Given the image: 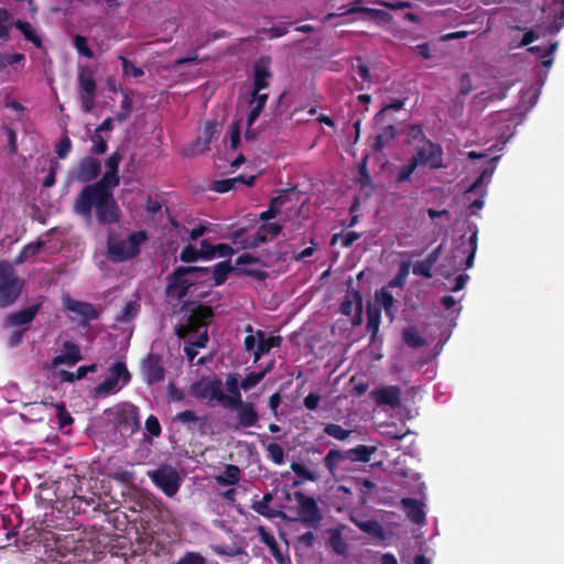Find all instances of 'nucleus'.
Wrapping results in <instances>:
<instances>
[{
	"mask_svg": "<svg viewBox=\"0 0 564 564\" xmlns=\"http://www.w3.org/2000/svg\"><path fill=\"white\" fill-rule=\"evenodd\" d=\"M113 186L100 181L85 185L73 203V212L90 220L93 213L100 226L116 225L121 219V212L113 196Z\"/></svg>",
	"mask_w": 564,
	"mask_h": 564,
	"instance_id": "obj_1",
	"label": "nucleus"
},
{
	"mask_svg": "<svg viewBox=\"0 0 564 564\" xmlns=\"http://www.w3.org/2000/svg\"><path fill=\"white\" fill-rule=\"evenodd\" d=\"M209 273L208 268L181 265L166 276L165 297L169 301H182L192 286L196 284V279L204 278Z\"/></svg>",
	"mask_w": 564,
	"mask_h": 564,
	"instance_id": "obj_2",
	"label": "nucleus"
},
{
	"mask_svg": "<svg viewBox=\"0 0 564 564\" xmlns=\"http://www.w3.org/2000/svg\"><path fill=\"white\" fill-rule=\"evenodd\" d=\"M148 240L144 230L131 232L127 239H120L115 234H109L107 238L108 258L112 262H123L135 258L141 250V243Z\"/></svg>",
	"mask_w": 564,
	"mask_h": 564,
	"instance_id": "obj_3",
	"label": "nucleus"
},
{
	"mask_svg": "<svg viewBox=\"0 0 564 564\" xmlns=\"http://www.w3.org/2000/svg\"><path fill=\"white\" fill-rule=\"evenodd\" d=\"M24 282L20 280L11 263L0 261V308L11 306L21 295Z\"/></svg>",
	"mask_w": 564,
	"mask_h": 564,
	"instance_id": "obj_4",
	"label": "nucleus"
},
{
	"mask_svg": "<svg viewBox=\"0 0 564 564\" xmlns=\"http://www.w3.org/2000/svg\"><path fill=\"white\" fill-rule=\"evenodd\" d=\"M245 332L247 336L243 339V348L246 351H252L253 364H257L263 355L269 354L272 348L280 347L283 341L280 335L267 337L261 329L254 332L250 324L246 326Z\"/></svg>",
	"mask_w": 564,
	"mask_h": 564,
	"instance_id": "obj_5",
	"label": "nucleus"
},
{
	"mask_svg": "<svg viewBox=\"0 0 564 564\" xmlns=\"http://www.w3.org/2000/svg\"><path fill=\"white\" fill-rule=\"evenodd\" d=\"M152 482L166 497H174L181 487L182 478L178 471L171 465H161L158 469L148 473Z\"/></svg>",
	"mask_w": 564,
	"mask_h": 564,
	"instance_id": "obj_6",
	"label": "nucleus"
},
{
	"mask_svg": "<svg viewBox=\"0 0 564 564\" xmlns=\"http://www.w3.org/2000/svg\"><path fill=\"white\" fill-rule=\"evenodd\" d=\"M294 499L297 503V514L300 521L306 527L318 529L323 520V514L316 500L305 495L303 491H295Z\"/></svg>",
	"mask_w": 564,
	"mask_h": 564,
	"instance_id": "obj_7",
	"label": "nucleus"
},
{
	"mask_svg": "<svg viewBox=\"0 0 564 564\" xmlns=\"http://www.w3.org/2000/svg\"><path fill=\"white\" fill-rule=\"evenodd\" d=\"M131 380V373L122 361H116L109 369V375L96 388L99 395H108L119 391Z\"/></svg>",
	"mask_w": 564,
	"mask_h": 564,
	"instance_id": "obj_8",
	"label": "nucleus"
},
{
	"mask_svg": "<svg viewBox=\"0 0 564 564\" xmlns=\"http://www.w3.org/2000/svg\"><path fill=\"white\" fill-rule=\"evenodd\" d=\"M112 423L122 435H132L140 429L139 410L135 405L124 403L112 412Z\"/></svg>",
	"mask_w": 564,
	"mask_h": 564,
	"instance_id": "obj_9",
	"label": "nucleus"
},
{
	"mask_svg": "<svg viewBox=\"0 0 564 564\" xmlns=\"http://www.w3.org/2000/svg\"><path fill=\"white\" fill-rule=\"evenodd\" d=\"M79 99L84 112H90L95 107L97 83L94 70L89 66H80L78 69Z\"/></svg>",
	"mask_w": 564,
	"mask_h": 564,
	"instance_id": "obj_10",
	"label": "nucleus"
},
{
	"mask_svg": "<svg viewBox=\"0 0 564 564\" xmlns=\"http://www.w3.org/2000/svg\"><path fill=\"white\" fill-rule=\"evenodd\" d=\"M191 394L198 401L210 403L216 401L221 405L223 381L220 378H203L191 384Z\"/></svg>",
	"mask_w": 564,
	"mask_h": 564,
	"instance_id": "obj_11",
	"label": "nucleus"
},
{
	"mask_svg": "<svg viewBox=\"0 0 564 564\" xmlns=\"http://www.w3.org/2000/svg\"><path fill=\"white\" fill-rule=\"evenodd\" d=\"M412 159L419 166L426 165L432 170L445 167L442 147L431 140H425L424 144L416 149Z\"/></svg>",
	"mask_w": 564,
	"mask_h": 564,
	"instance_id": "obj_12",
	"label": "nucleus"
},
{
	"mask_svg": "<svg viewBox=\"0 0 564 564\" xmlns=\"http://www.w3.org/2000/svg\"><path fill=\"white\" fill-rule=\"evenodd\" d=\"M140 371L143 380L149 386L163 381L166 372L163 357L159 354L149 352L141 361Z\"/></svg>",
	"mask_w": 564,
	"mask_h": 564,
	"instance_id": "obj_13",
	"label": "nucleus"
},
{
	"mask_svg": "<svg viewBox=\"0 0 564 564\" xmlns=\"http://www.w3.org/2000/svg\"><path fill=\"white\" fill-rule=\"evenodd\" d=\"M213 316L214 313L210 306L199 305L193 310L186 324L177 330L178 337L184 338L186 335L204 332V329H207V323Z\"/></svg>",
	"mask_w": 564,
	"mask_h": 564,
	"instance_id": "obj_14",
	"label": "nucleus"
},
{
	"mask_svg": "<svg viewBox=\"0 0 564 564\" xmlns=\"http://www.w3.org/2000/svg\"><path fill=\"white\" fill-rule=\"evenodd\" d=\"M101 172V163L94 156L83 158L77 166L69 172V178L86 185L95 181Z\"/></svg>",
	"mask_w": 564,
	"mask_h": 564,
	"instance_id": "obj_15",
	"label": "nucleus"
},
{
	"mask_svg": "<svg viewBox=\"0 0 564 564\" xmlns=\"http://www.w3.org/2000/svg\"><path fill=\"white\" fill-rule=\"evenodd\" d=\"M65 310L80 317L78 326L87 327L91 321L99 318V312L91 303L74 300L70 296L64 299Z\"/></svg>",
	"mask_w": 564,
	"mask_h": 564,
	"instance_id": "obj_16",
	"label": "nucleus"
},
{
	"mask_svg": "<svg viewBox=\"0 0 564 564\" xmlns=\"http://www.w3.org/2000/svg\"><path fill=\"white\" fill-rule=\"evenodd\" d=\"M377 405H389L391 409L400 406L401 389L398 386H387L375 389L370 393Z\"/></svg>",
	"mask_w": 564,
	"mask_h": 564,
	"instance_id": "obj_17",
	"label": "nucleus"
},
{
	"mask_svg": "<svg viewBox=\"0 0 564 564\" xmlns=\"http://www.w3.org/2000/svg\"><path fill=\"white\" fill-rule=\"evenodd\" d=\"M257 263L263 265V262L260 260V258H257L250 253H243L236 259V270L240 274H245L257 280H264L268 276L265 271L248 267L250 264Z\"/></svg>",
	"mask_w": 564,
	"mask_h": 564,
	"instance_id": "obj_18",
	"label": "nucleus"
},
{
	"mask_svg": "<svg viewBox=\"0 0 564 564\" xmlns=\"http://www.w3.org/2000/svg\"><path fill=\"white\" fill-rule=\"evenodd\" d=\"M272 74L270 72V58L260 57L253 67V83L252 91L259 93L269 87V78Z\"/></svg>",
	"mask_w": 564,
	"mask_h": 564,
	"instance_id": "obj_19",
	"label": "nucleus"
},
{
	"mask_svg": "<svg viewBox=\"0 0 564 564\" xmlns=\"http://www.w3.org/2000/svg\"><path fill=\"white\" fill-rule=\"evenodd\" d=\"M237 412L238 427L248 429L253 427L259 422V414L256 411L254 404L251 402H241L230 408Z\"/></svg>",
	"mask_w": 564,
	"mask_h": 564,
	"instance_id": "obj_20",
	"label": "nucleus"
},
{
	"mask_svg": "<svg viewBox=\"0 0 564 564\" xmlns=\"http://www.w3.org/2000/svg\"><path fill=\"white\" fill-rule=\"evenodd\" d=\"M225 386H226V389L229 394H226L223 391L221 406L229 409L236 404H240L241 402H243L241 392H240L241 387L238 381L237 373H229L226 378Z\"/></svg>",
	"mask_w": 564,
	"mask_h": 564,
	"instance_id": "obj_21",
	"label": "nucleus"
},
{
	"mask_svg": "<svg viewBox=\"0 0 564 564\" xmlns=\"http://www.w3.org/2000/svg\"><path fill=\"white\" fill-rule=\"evenodd\" d=\"M41 308V303L30 305L20 311L10 313L4 321L6 326H23L30 324Z\"/></svg>",
	"mask_w": 564,
	"mask_h": 564,
	"instance_id": "obj_22",
	"label": "nucleus"
},
{
	"mask_svg": "<svg viewBox=\"0 0 564 564\" xmlns=\"http://www.w3.org/2000/svg\"><path fill=\"white\" fill-rule=\"evenodd\" d=\"M83 359V356L80 354V348L77 344L66 340L63 343V351L62 354L55 356L53 358V366H59V365H68L74 366L78 361Z\"/></svg>",
	"mask_w": 564,
	"mask_h": 564,
	"instance_id": "obj_23",
	"label": "nucleus"
},
{
	"mask_svg": "<svg viewBox=\"0 0 564 564\" xmlns=\"http://www.w3.org/2000/svg\"><path fill=\"white\" fill-rule=\"evenodd\" d=\"M121 160L122 155L119 153V151H115L113 153H111L105 163L106 172L99 181L110 186L117 187L120 183L118 172Z\"/></svg>",
	"mask_w": 564,
	"mask_h": 564,
	"instance_id": "obj_24",
	"label": "nucleus"
},
{
	"mask_svg": "<svg viewBox=\"0 0 564 564\" xmlns=\"http://www.w3.org/2000/svg\"><path fill=\"white\" fill-rule=\"evenodd\" d=\"M488 171L485 170L480 173V175L471 183V185L466 189V194L470 193H480V196L471 202L468 206V209L470 212V215H476L479 209L484 207V196L486 195V191L482 189V186L486 181L490 178V175L488 176Z\"/></svg>",
	"mask_w": 564,
	"mask_h": 564,
	"instance_id": "obj_25",
	"label": "nucleus"
},
{
	"mask_svg": "<svg viewBox=\"0 0 564 564\" xmlns=\"http://www.w3.org/2000/svg\"><path fill=\"white\" fill-rule=\"evenodd\" d=\"M401 506L408 518L415 524H424L426 516L423 503L414 498H403Z\"/></svg>",
	"mask_w": 564,
	"mask_h": 564,
	"instance_id": "obj_26",
	"label": "nucleus"
},
{
	"mask_svg": "<svg viewBox=\"0 0 564 564\" xmlns=\"http://www.w3.org/2000/svg\"><path fill=\"white\" fill-rule=\"evenodd\" d=\"M557 45L556 42L547 41L544 44L528 47V52L539 59L544 67H549L553 63V54Z\"/></svg>",
	"mask_w": 564,
	"mask_h": 564,
	"instance_id": "obj_27",
	"label": "nucleus"
},
{
	"mask_svg": "<svg viewBox=\"0 0 564 564\" xmlns=\"http://www.w3.org/2000/svg\"><path fill=\"white\" fill-rule=\"evenodd\" d=\"M344 300H350L355 304L352 325H360L362 322V296L358 290L352 288V279L347 281V292Z\"/></svg>",
	"mask_w": 564,
	"mask_h": 564,
	"instance_id": "obj_28",
	"label": "nucleus"
},
{
	"mask_svg": "<svg viewBox=\"0 0 564 564\" xmlns=\"http://www.w3.org/2000/svg\"><path fill=\"white\" fill-rule=\"evenodd\" d=\"M397 137V128L394 124L389 123L381 128L380 132L376 135L372 144L375 152H381L391 141Z\"/></svg>",
	"mask_w": 564,
	"mask_h": 564,
	"instance_id": "obj_29",
	"label": "nucleus"
},
{
	"mask_svg": "<svg viewBox=\"0 0 564 564\" xmlns=\"http://www.w3.org/2000/svg\"><path fill=\"white\" fill-rule=\"evenodd\" d=\"M267 100H268V94H264V93H257L256 91H252L251 93V98L249 100V104L251 106V110L248 115V121H249V124L250 123H254L256 120L259 118V116L261 115L262 110L264 109V106L267 104Z\"/></svg>",
	"mask_w": 564,
	"mask_h": 564,
	"instance_id": "obj_30",
	"label": "nucleus"
},
{
	"mask_svg": "<svg viewBox=\"0 0 564 564\" xmlns=\"http://www.w3.org/2000/svg\"><path fill=\"white\" fill-rule=\"evenodd\" d=\"M347 459L346 452H343L337 448L329 449L325 455L323 463L325 468L329 471L332 476L336 475L338 466L341 462Z\"/></svg>",
	"mask_w": 564,
	"mask_h": 564,
	"instance_id": "obj_31",
	"label": "nucleus"
},
{
	"mask_svg": "<svg viewBox=\"0 0 564 564\" xmlns=\"http://www.w3.org/2000/svg\"><path fill=\"white\" fill-rule=\"evenodd\" d=\"M376 451V446L358 445L351 449L346 451L347 459L351 462L368 463L371 459V455Z\"/></svg>",
	"mask_w": 564,
	"mask_h": 564,
	"instance_id": "obj_32",
	"label": "nucleus"
},
{
	"mask_svg": "<svg viewBox=\"0 0 564 564\" xmlns=\"http://www.w3.org/2000/svg\"><path fill=\"white\" fill-rule=\"evenodd\" d=\"M286 196L279 195L271 198L269 208L259 214V219L261 221H269L274 219L280 213L284 204L286 203Z\"/></svg>",
	"mask_w": 564,
	"mask_h": 564,
	"instance_id": "obj_33",
	"label": "nucleus"
},
{
	"mask_svg": "<svg viewBox=\"0 0 564 564\" xmlns=\"http://www.w3.org/2000/svg\"><path fill=\"white\" fill-rule=\"evenodd\" d=\"M328 545L337 555H345L348 551V544L341 535L339 529L328 530Z\"/></svg>",
	"mask_w": 564,
	"mask_h": 564,
	"instance_id": "obj_34",
	"label": "nucleus"
},
{
	"mask_svg": "<svg viewBox=\"0 0 564 564\" xmlns=\"http://www.w3.org/2000/svg\"><path fill=\"white\" fill-rule=\"evenodd\" d=\"M234 270L235 268L231 265L230 260L216 263L213 270L214 285H223L226 282L229 273H231Z\"/></svg>",
	"mask_w": 564,
	"mask_h": 564,
	"instance_id": "obj_35",
	"label": "nucleus"
},
{
	"mask_svg": "<svg viewBox=\"0 0 564 564\" xmlns=\"http://www.w3.org/2000/svg\"><path fill=\"white\" fill-rule=\"evenodd\" d=\"M381 321V308L380 307H371L367 308V330L371 334V341H375V338L379 332Z\"/></svg>",
	"mask_w": 564,
	"mask_h": 564,
	"instance_id": "obj_36",
	"label": "nucleus"
},
{
	"mask_svg": "<svg viewBox=\"0 0 564 564\" xmlns=\"http://www.w3.org/2000/svg\"><path fill=\"white\" fill-rule=\"evenodd\" d=\"M12 24L23 34L26 41L33 43L36 47H40L42 45V40L36 34L31 23H29L28 21L15 20L12 22Z\"/></svg>",
	"mask_w": 564,
	"mask_h": 564,
	"instance_id": "obj_37",
	"label": "nucleus"
},
{
	"mask_svg": "<svg viewBox=\"0 0 564 564\" xmlns=\"http://www.w3.org/2000/svg\"><path fill=\"white\" fill-rule=\"evenodd\" d=\"M97 370V365H87L80 366L77 368L75 372H70L67 370H62L59 372V378L65 382H74L76 380H80L87 376L88 372H95Z\"/></svg>",
	"mask_w": 564,
	"mask_h": 564,
	"instance_id": "obj_38",
	"label": "nucleus"
},
{
	"mask_svg": "<svg viewBox=\"0 0 564 564\" xmlns=\"http://www.w3.org/2000/svg\"><path fill=\"white\" fill-rule=\"evenodd\" d=\"M261 541L269 547L272 556L280 563H284V556L276 543L273 534L267 532L263 528L260 529Z\"/></svg>",
	"mask_w": 564,
	"mask_h": 564,
	"instance_id": "obj_39",
	"label": "nucleus"
},
{
	"mask_svg": "<svg viewBox=\"0 0 564 564\" xmlns=\"http://www.w3.org/2000/svg\"><path fill=\"white\" fill-rule=\"evenodd\" d=\"M240 469L236 465H226L224 475L216 478L217 482L221 486L236 485L240 479Z\"/></svg>",
	"mask_w": 564,
	"mask_h": 564,
	"instance_id": "obj_40",
	"label": "nucleus"
},
{
	"mask_svg": "<svg viewBox=\"0 0 564 564\" xmlns=\"http://www.w3.org/2000/svg\"><path fill=\"white\" fill-rule=\"evenodd\" d=\"M273 500V495L271 492H267L263 495L261 500L253 501L251 505V509L267 518H272L275 516V513L270 509L269 505Z\"/></svg>",
	"mask_w": 564,
	"mask_h": 564,
	"instance_id": "obj_41",
	"label": "nucleus"
},
{
	"mask_svg": "<svg viewBox=\"0 0 564 564\" xmlns=\"http://www.w3.org/2000/svg\"><path fill=\"white\" fill-rule=\"evenodd\" d=\"M402 337L404 343L411 348H421L426 344V340L414 327H406L402 333Z\"/></svg>",
	"mask_w": 564,
	"mask_h": 564,
	"instance_id": "obj_42",
	"label": "nucleus"
},
{
	"mask_svg": "<svg viewBox=\"0 0 564 564\" xmlns=\"http://www.w3.org/2000/svg\"><path fill=\"white\" fill-rule=\"evenodd\" d=\"M361 237L359 232L356 231H347V232H337L334 234L330 239V245H336L339 240L343 248H349L352 243Z\"/></svg>",
	"mask_w": 564,
	"mask_h": 564,
	"instance_id": "obj_43",
	"label": "nucleus"
},
{
	"mask_svg": "<svg viewBox=\"0 0 564 564\" xmlns=\"http://www.w3.org/2000/svg\"><path fill=\"white\" fill-rule=\"evenodd\" d=\"M245 182V176L239 175L232 178L218 180L214 182L213 189L218 193H227L235 188L236 183Z\"/></svg>",
	"mask_w": 564,
	"mask_h": 564,
	"instance_id": "obj_44",
	"label": "nucleus"
},
{
	"mask_svg": "<svg viewBox=\"0 0 564 564\" xmlns=\"http://www.w3.org/2000/svg\"><path fill=\"white\" fill-rule=\"evenodd\" d=\"M324 432L328 436H332V437H334L335 440H338V441H345L346 438H348V436L351 433V431L346 430L341 425L335 424V423L326 424L325 429H324Z\"/></svg>",
	"mask_w": 564,
	"mask_h": 564,
	"instance_id": "obj_45",
	"label": "nucleus"
},
{
	"mask_svg": "<svg viewBox=\"0 0 564 564\" xmlns=\"http://www.w3.org/2000/svg\"><path fill=\"white\" fill-rule=\"evenodd\" d=\"M409 271H410V262H402V264L399 268L398 273L389 282V286L392 289L403 288L406 283V278L409 275Z\"/></svg>",
	"mask_w": 564,
	"mask_h": 564,
	"instance_id": "obj_46",
	"label": "nucleus"
},
{
	"mask_svg": "<svg viewBox=\"0 0 564 564\" xmlns=\"http://www.w3.org/2000/svg\"><path fill=\"white\" fill-rule=\"evenodd\" d=\"M12 15L6 8H0V40L7 41L10 36Z\"/></svg>",
	"mask_w": 564,
	"mask_h": 564,
	"instance_id": "obj_47",
	"label": "nucleus"
},
{
	"mask_svg": "<svg viewBox=\"0 0 564 564\" xmlns=\"http://www.w3.org/2000/svg\"><path fill=\"white\" fill-rule=\"evenodd\" d=\"M291 470L303 480L317 481L319 479L318 474L308 470L304 465L293 462L290 466Z\"/></svg>",
	"mask_w": 564,
	"mask_h": 564,
	"instance_id": "obj_48",
	"label": "nucleus"
},
{
	"mask_svg": "<svg viewBox=\"0 0 564 564\" xmlns=\"http://www.w3.org/2000/svg\"><path fill=\"white\" fill-rule=\"evenodd\" d=\"M264 377L265 371L250 372L245 377V379H242L240 387L243 391H249L254 388Z\"/></svg>",
	"mask_w": 564,
	"mask_h": 564,
	"instance_id": "obj_49",
	"label": "nucleus"
},
{
	"mask_svg": "<svg viewBox=\"0 0 564 564\" xmlns=\"http://www.w3.org/2000/svg\"><path fill=\"white\" fill-rule=\"evenodd\" d=\"M268 457L276 465L284 463V449L280 444L269 443L267 445Z\"/></svg>",
	"mask_w": 564,
	"mask_h": 564,
	"instance_id": "obj_50",
	"label": "nucleus"
},
{
	"mask_svg": "<svg viewBox=\"0 0 564 564\" xmlns=\"http://www.w3.org/2000/svg\"><path fill=\"white\" fill-rule=\"evenodd\" d=\"M351 521L362 532L370 533V534H377L380 531V524L376 520L364 521V520H357L355 518H351Z\"/></svg>",
	"mask_w": 564,
	"mask_h": 564,
	"instance_id": "obj_51",
	"label": "nucleus"
},
{
	"mask_svg": "<svg viewBox=\"0 0 564 564\" xmlns=\"http://www.w3.org/2000/svg\"><path fill=\"white\" fill-rule=\"evenodd\" d=\"M133 101L128 94H124L123 99L121 100L120 110L116 115V119L118 121H124L130 113L132 112Z\"/></svg>",
	"mask_w": 564,
	"mask_h": 564,
	"instance_id": "obj_52",
	"label": "nucleus"
},
{
	"mask_svg": "<svg viewBox=\"0 0 564 564\" xmlns=\"http://www.w3.org/2000/svg\"><path fill=\"white\" fill-rule=\"evenodd\" d=\"M293 23H280L271 28H263L261 33L267 35L269 39L280 37L289 32V26Z\"/></svg>",
	"mask_w": 564,
	"mask_h": 564,
	"instance_id": "obj_53",
	"label": "nucleus"
},
{
	"mask_svg": "<svg viewBox=\"0 0 564 564\" xmlns=\"http://www.w3.org/2000/svg\"><path fill=\"white\" fill-rule=\"evenodd\" d=\"M202 420L195 414L194 411L192 410H185V411H182L180 413H177L174 417H173V422H177V423H182V424H186V425H191V424H197L198 422H200Z\"/></svg>",
	"mask_w": 564,
	"mask_h": 564,
	"instance_id": "obj_54",
	"label": "nucleus"
},
{
	"mask_svg": "<svg viewBox=\"0 0 564 564\" xmlns=\"http://www.w3.org/2000/svg\"><path fill=\"white\" fill-rule=\"evenodd\" d=\"M282 231V226L273 223H265L258 227L257 234L269 239V236L276 237Z\"/></svg>",
	"mask_w": 564,
	"mask_h": 564,
	"instance_id": "obj_55",
	"label": "nucleus"
},
{
	"mask_svg": "<svg viewBox=\"0 0 564 564\" xmlns=\"http://www.w3.org/2000/svg\"><path fill=\"white\" fill-rule=\"evenodd\" d=\"M56 417L58 420L59 427L63 429L67 425H70L74 422L70 413L67 411L66 406L63 403H56Z\"/></svg>",
	"mask_w": 564,
	"mask_h": 564,
	"instance_id": "obj_56",
	"label": "nucleus"
},
{
	"mask_svg": "<svg viewBox=\"0 0 564 564\" xmlns=\"http://www.w3.org/2000/svg\"><path fill=\"white\" fill-rule=\"evenodd\" d=\"M122 62V70L124 75H130L134 78H139L144 75V72L141 67L135 66L130 59L124 56H120Z\"/></svg>",
	"mask_w": 564,
	"mask_h": 564,
	"instance_id": "obj_57",
	"label": "nucleus"
},
{
	"mask_svg": "<svg viewBox=\"0 0 564 564\" xmlns=\"http://www.w3.org/2000/svg\"><path fill=\"white\" fill-rule=\"evenodd\" d=\"M417 166H419L417 163H415L413 161V159L411 158L406 165L401 166V169L397 175V182L403 183V182L410 181L413 172L415 171V169Z\"/></svg>",
	"mask_w": 564,
	"mask_h": 564,
	"instance_id": "obj_58",
	"label": "nucleus"
},
{
	"mask_svg": "<svg viewBox=\"0 0 564 564\" xmlns=\"http://www.w3.org/2000/svg\"><path fill=\"white\" fill-rule=\"evenodd\" d=\"M404 106V99H393L390 104L386 105L375 117V121L376 123H382L383 121V116L389 111V110H400L402 109Z\"/></svg>",
	"mask_w": 564,
	"mask_h": 564,
	"instance_id": "obj_59",
	"label": "nucleus"
},
{
	"mask_svg": "<svg viewBox=\"0 0 564 564\" xmlns=\"http://www.w3.org/2000/svg\"><path fill=\"white\" fill-rule=\"evenodd\" d=\"M74 45L80 55L87 58L94 57V52L88 47L87 39L85 36L79 34L75 35Z\"/></svg>",
	"mask_w": 564,
	"mask_h": 564,
	"instance_id": "obj_60",
	"label": "nucleus"
},
{
	"mask_svg": "<svg viewBox=\"0 0 564 564\" xmlns=\"http://www.w3.org/2000/svg\"><path fill=\"white\" fill-rule=\"evenodd\" d=\"M432 268L433 267L424 259L413 264L412 272L417 276L430 279L432 278Z\"/></svg>",
	"mask_w": 564,
	"mask_h": 564,
	"instance_id": "obj_61",
	"label": "nucleus"
},
{
	"mask_svg": "<svg viewBox=\"0 0 564 564\" xmlns=\"http://www.w3.org/2000/svg\"><path fill=\"white\" fill-rule=\"evenodd\" d=\"M180 259L183 262H195L200 259V252L193 245H187L181 251Z\"/></svg>",
	"mask_w": 564,
	"mask_h": 564,
	"instance_id": "obj_62",
	"label": "nucleus"
},
{
	"mask_svg": "<svg viewBox=\"0 0 564 564\" xmlns=\"http://www.w3.org/2000/svg\"><path fill=\"white\" fill-rule=\"evenodd\" d=\"M365 14L368 15V18L370 20H376V21H380V22H390L392 20V15L384 11V10H380V9H373V8H368V9H365Z\"/></svg>",
	"mask_w": 564,
	"mask_h": 564,
	"instance_id": "obj_63",
	"label": "nucleus"
},
{
	"mask_svg": "<svg viewBox=\"0 0 564 564\" xmlns=\"http://www.w3.org/2000/svg\"><path fill=\"white\" fill-rule=\"evenodd\" d=\"M175 564H205V558L198 553L187 552Z\"/></svg>",
	"mask_w": 564,
	"mask_h": 564,
	"instance_id": "obj_64",
	"label": "nucleus"
}]
</instances>
